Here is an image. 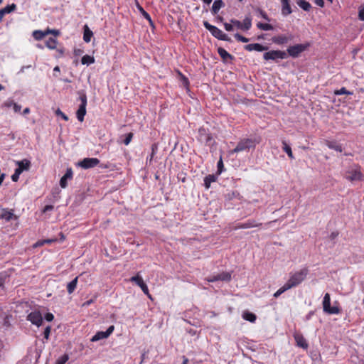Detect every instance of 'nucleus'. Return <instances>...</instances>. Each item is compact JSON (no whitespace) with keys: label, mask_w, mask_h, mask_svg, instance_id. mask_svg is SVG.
Listing matches in <instances>:
<instances>
[{"label":"nucleus","mask_w":364,"mask_h":364,"mask_svg":"<svg viewBox=\"0 0 364 364\" xmlns=\"http://www.w3.org/2000/svg\"><path fill=\"white\" fill-rule=\"evenodd\" d=\"M308 274V269L304 268L298 272H294L290 275L289 280L284 284L283 287L279 288L274 294L275 298L279 297L282 294L288 289L295 287L301 284L306 277Z\"/></svg>","instance_id":"nucleus-1"},{"label":"nucleus","mask_w":364,"mask_h":364,"mask_svg":"<svg viewBox=\"0 0 364 364\" xmlns=\"http://www.w3.org/2000/svg\"><path fill=\"white\" fill-rule=\"evenodd\" d=\"M259 140L255 138H245L239 141L235 148L230 151V154H234L242 151H248L250 149H254Z\"/></svg>","instance_id":"nucleus-2"},{"label":"nucleus","mask_w":364,"mask_h":364,"mask_svg":"<svg viewBox=\"0 0 364 364\" xmlns=\"http://www.w3.org/2000/svg\"><path fill=\"white\" fill-rule=\"evenodd\" d=\"M203 26L215 38L221 41L231 42V38L216 26L211 25L208 21H203Z\"/></svg>","instance_id":"nucleus-3"},{"label":"nucleus","mask_w":364,"mask_h":364,"mask_svg":"<svg viewBox=\"0 0 364 364\" xmlns=\"http://www.w3.org/2000/svg\"><path fill=\"white\" fill-rule=\"evenodd\" d=\"M77 94L81 103L77 110L76 115L80 122H83L84 117L86 114L87 95L83 90L78 91Z\"/></svg>","instance_id":"nucleus-4"},{"label":"nucleus","mask_w":364,"mask_h":364,"mask_svg":"<svg viewBox=\"0 0 364 364\" xmlns=\"http://www.w3.org/2000/svg\"><path fill=\"white\" fill-rule=\"evenodd\" d=\"M323 309L324 312L328 314H338L341 313V309L338 306H331V297L328 293H326L324 295Z\"/></svg>","instance_id":"nucleus-5"},{"label":"nucleus","mask_w":364,"mask_h":364,"mask_svg":"<svg viewBox=\"0 0 364 364\" xmlns=\"http://www.w3.org/2000/svg\"><path fill=\"white\" fill-rule=\"evenodd\" d=\"M263 58L265 60H282L287 58V53L283 50H269L263 54Z\"/></svg>","instance_id":"nucleus-6"},{"label":"nucleus","mask_w":364,"mask_h":364,"mask_svg":"<svg viewBox=\"0 0 364 364\" xmlns=\"http://www.w3.org/2000/svg\"><path fill=\"white\" fill-rule=\"evenodd\" d=\"M345 178L350 181H363V175L360 167H353L346 171Z\"/></svg>","instance_id":"nucleus-7"},{"label":"nucleus","mask_w":364,"mask_h":364,"mask_svg":"<svg viewBox=\"0 0 364 364\" xmlns=\"http://www.w3.org/2000/svg\"><path fill=\"white\" fill-rule=\"evenodd\" d=\"M309 47V44H296L294 46H289L287 51L288 55L292 58H297L299 55L306 50Z\"/></svg>","instance_id":"nucleus-8"},{"label":"nucleus","mask_w":364,"mask_h":364,"mask_svg":"<svg viewBox=\"0 0 364 364\" xmlns=\"http://www.w3.org/2000/svg\"><path fill=\"white\" fill-rule=\"evenodd\" d=\"M100 164V160L97 158H85L77 163V166L84 169L93 168Z\"/></svg>","instance_id":"nucleus-9"},{"label":"nucleus","mask_w":364,"mask_h":364,"mask_svg":"<svg viewBox=\"0 0 364 364\" xmlns=\"http://www.w3.org/2000/svg\"><path fill=\"white\" fill-rule=\"evenodd\" d=\"M114 326H110L106 331H98L90 339L92 342H97L98 341L105 339L108 338L114 331Z\"/></svg>","instance_id":"nucleus-10"},{"label":"nucleus","mask_w":364,"mask_h":364,"mask_svg":"<svg viewBox=\"0 0 364 364\" xmlns=\"http://www.w3.org/2000/svg\"><path fill=\"white\" fill-rule=\"evenodd\" d=\"M27 319L37 326H40L43 323V316L39 311L31 312L27 316Z\"/></svg>","instance_id":"nucleus-11"},{"label":"nucleus","mask_w":364,"mask_h":364,"mask_svg":"<svg viewBox=\"0 0 364 364\" xmlns=\"http://www.w3.org/2000/svg\"><path fill=\"white\" fill-rule=\"evenodd\" d=\"M130 281L131 282H135L136 284H137L140 288L142 290V291L148 295V296L149 298H151V295L149 294V289H148V287L147 285L144 283L143 279L141 278V276L139 275V274H137L136 276H134L132 277L131 279H130Z\"/></svg>","instance_id":"nucleus-12"},{"label":"nucleus","mask_w":364,"mask_h":364,"mask_svg":"<svg viewBox=\"0 0 364 364\" xmlns=\"http://www.w3.org/2000/svg\"><path fill=\"white\" fill-rule=\"evenodd\" d=\"M294 35L291 33H287L286 35H279L277 36H274L272 38V42L278 44V45H283L286 44L290 41H291L294 39Z\"/></svg>","instance_id":"nucleus-13"},{"label":"nucleus","mask_w":364,"mask_h":364,"mask_svg":"<svg viewBox=\"0 0 364 364\" xmlns=\"http://www.w3.org/2000/svg\"><path fill=\"white\" fill-rule=\"evenodd\" d=\"M208 282H215L217 281L229 282L231 279V274L229 272H225L217 275H213L208 277Z\"/></svg>","instance_id":"nucleus-14"},{"label":"nucleus","mask_w":364,"mask_h":364,"mask_svg":"<svg viewBox=\"0 0 364 364\" xmlns=\"http://www.w3.org/2000/svg\"><path fill=\"white\" fill-rule=\"evenodd\" d=\"M73 170L71 168H68L66 170V173L65 175L60 178V186L61 188H65L68 186V181L71 180L73 178Z\"/></svg>","instance_id":"nucleus-15"},{"label":"nucleus","mask_w":364,"mask_h":364,"mask_svg":"<svg viewBox=\"0 0 364 364\" xmlns=\"http://www.w3.org/2000/svg\"><path fill=\"white\" fill-rule=\"evenodd\" d=\"M245 49L247 51L256 50L258 52L264 51L268 49L267 46H264L259 43H251L245 46Z\"/></svg>","instance_id":"nucleus-16"},{"label":"nucleus","mask_w":364,"mask_h":364,"mask_svg":"<svg viewBox=\"0 0 364 364\" xmlns=\"http://www.w3.org/2000/svg\"><path fill=\"white\" fill-rule=\"evenodd\" d=\"M260 225H262L261 223H257L255 220H248L245 223L239 224L237 228L248 229L254 227H259Z\"/></svg>","instance_id":"nucleus-17"},{"label":"nucleus","mask_w":364,"mask_h":364,"mask_svg":"<svg viewBox=\"0 0 364 364\" xmlns=\"http://www.w3.org/2000/svg\"><path fill=\"white\" fill-rule=\"evenodd\" d=\"M294 337L298 346L302 348L303 349H306L308 348L306 340L302 335L296 333L294 334Z\"/></svg>","instance_id":"nucleus-18"},{"label":"nucleus","mask_w":364,"mask_h":364,"mask_svg":"<svg viewBox=\"0 0 364 364\" xmlns=\"http://www.w3.org/2000/svg\"><path fill=\"white\" fill-rule=\"evenodd\" d=\"M282 2V14L287 16L291 14L292 11L289 4V0H281Z\"/></svg>","instance_id":"nucleus-19"},{"label":"nucleus","mask_w":364,"mask_h":364,"mask_svg":"<svg viewBox=\"0 0 364 364\" xmlns=\"http://www.w3.org/2000/svg\"><path fill=\"white\" fill-rule=\"evenodd\" d=\"M14 218H16V216L14 215L13 210L3 209L1 213H0V218L4 220L6 222L10 221Z\"/></svg>","instance_id":"nucleus-20"},{"label":"nucleus","mask_w":364,"mask_h":364,"mask_svg":"<svg viewBox=\"0 0 364 364\" xmlns=\"http://www.w3.org/2000/svg\"><path fill=\"white\" fill-rule=\"evenodd\" d=\"M16 9V5L15 4H12L11 5H8L4 9L0 10V21L2 20L5 14H9Z\"/></svg>","instance_id":"nucleus-21"},{"label":"nucleus","mask_w":364,"mask_h":364,"mask_svg":"<svg viewBox=\"0 0 364 364\" xmlns=\"http://www.w3.org/2000/svg\"><path fill=\"white\" fill-rule=\"evenodd\" d=\"M326 145L331 149H333L338 152H342L343 149L341 144L336 141H326Z\"/></svg>","instance_id":"nucleus-22"},{"label":"nucleus","mask_w":364,"mask_h":364,"mask_svg":"<svg viewBox=\"0 0 364 364\" xmlns=\"http://www.w3.org/2000/svg\"><path fill=\"white\" fill-rule=\"evenodd\" d=\"M225 6L224 2L222 0H215L213 4L211 11L213 14H218L219 10Z\"/></svg>","instance_id":"nucleus-23"},{"label":"nucleus","mask_w":364,"mask_h":364,"mask_svg":"<svg viewBox=\"0 0 364 364\" xmlns=\"http://www.w3.org/2000/svg\"><path fill=\"white\" fill-rule=\"evenodd\" d=\"M226 200H232L234 199H240V195L237 191H230L225 194Z\"/></svg>","instance_id":"nucleus-24"},{"label":"nucleus","mask_w":364,"mask_h":364,"mask_svg":"<svg viewBox=\"0 0 364 364\" xmlns=\"http://www.w3.org/2000/svg\"><path fill=\"white\" fill-rule=\"evenodd\" d=\"M218 53L221 57V58L225 61L228 60H232L233 58V57L229 53H228L224 48L220 47L218 48Z\"/></svg>","instance_id":"nucleus-25"},{"label":"nucleus","mask_w":364,"mask_h":364,"mask_svg":"<svg viewBox=\"0 0 364 364\" xmlns=\"http://www.w3.org/2000/svg\"><path fill=\"white\" fill-rule=\"evenodd\" d=\"M252 27V18L250 16H245L242 22V30L248 31Z\"/></svg>","instance_id":"nucleus-26"},{"label":"nucleus","mask_w":364,"mask_h":364,"mask_svg":"<svg viewBox=\"0 0 364 364\" xmlns=\"http://www.w3.org/2000/svg\"><path fill=\"white\" fill-rule=\"evenodd\" d=\"M216 176L213 174H209L204 178V186L206 189H208L210 187V185L213 182L216 181Z\"/></svg>","instance_id":"nucleus-27"},{"label":"nucleus","mask_w":364,"mask_h":364,"mask_svg":"<svg viewBox=\"0 0 364 364\" xmlns=\"http://www.w3.org/2000/svg\"><path fill=\"white\" fill-rule=\"evenodd\" d=\"M93 33L87 25L84 26V33H83V40L86 43H89L91 41V37L92 36Z\"/></svg>","instance_id":"nucleus-28"},{"label":"nucleus","mask_w":364,"mask_h":364,"mask_svg":"<svg viewBox=\"0 0 364 364\" xmlns=\"http://www.w3.org/2000/svg\"><path fill=\"white\" fill-rule=\"evenodd\" d=\"M77 279L78 277H76L74 279H73L70 282H69L67 284V291L68 294H71L75 290L77 284Z\"/></svg>","instance_id":"nucleus-29"},{"label":"nucleus","mask_w":364,"mask_h":364,"mask_svg":"<svg viewBox=\"0 0 364 364\" xmlns=\"http://www.w3.org/2000/svg\"><path fill=\"white\" fill-rule=\"evenodd\" d=\"M242 318L250 322L254 323L257 318L256 315L250 311H244L242 314Z\"/></svg>","instance_id":"nucleus-30"},{"label":"nucleus","mask_w":364,"mask_h":364,"mask_svg":"<svg viewBox=\"0 0 364 364\" xmlns=\"http://www.w3.org/2000/svg\"><path fill=\"white\" fill-rule=\"evenodd\" d=\"M81 63L83 65H89L95 63V58L89 55H85L81 59Z\"/></svg>","instance_id":"nucleus-31"},{"label":"nucleus","mask_w":364,"mask_h":364,"mask_svg":"<svg viewBox=\"0 0 364 364\" xmlns=\"http://www.w3.org/2000/svg\"><path fill=\"white\" fill-rule=\"evenodd\" d=\"M298 6L303 10L308 11L311 8V4L305 0H299L297 1Z\"/></svg>","instance_id":"nucleus-32"},{"label":"nucleus","mask_w":364,"mask_h":364,"mask_svg":"<svg viewBox=\"0 0 364 364\" xmlns=\"http://www.w3.org/2000/svg\"><path fill=\"white\" fill-rule=\"evenodd\" d=\"M282 144H283L284 151H285L287 154L288 156L290 159H294V157L293 156L291 148L290 147V146L289 144H287L286 141H283Z\"/></svg>","instance_id":"nucleus-33"},{"label":"nucleus","mask_w":364,"mask_h":364,"mask_svg":"<svg viewBox=\"0 0 364 364\" xmlns=\"http://www.w3.org/2000/svg\"><path fill=\"white\" fill-rule=\"evenodd\" d=\"M257 26L258 28L263 30V31H272L274 28L271 24L264 23H261V22H259L257 24Z\"/></svg>","instance_id":"nucleus-34"},{"label":"nucleus","mask_w":364,"mask_h":364,"mask_svg":"<svg viewBox=\"0 0 364 364\" xmlns=\"http://www.w3.org/2000/svg\"><path fill=\"white\" fill-rule=\"evenodd\" d=\"M46 46L49 49H55L57 46V41L53 38H50L46 43Z\"/></svg>","instance_id":"nucleus-35"},{"label":"nucleus","mask_w":364,"mask_h":364,"mask_svg":"<svg viewBox=\"0 0 364 364\" xmlns=\"http://www.w3.org/2000/svg\"><path fill=\"white\" fill-rule=\"evenodd\" d=\"M46 35V33L38 30L34 31L33 32V36L36 40H41L45 37Z\"/></svg>","instance_id":"nucleus-36"},{"label":"nucleus","mask_w":364,"mask_h":364,"mask_svg":"<svg viewBox=\"0 0 364 364\" xmlns=\"http://www.w3.org/2000/svg\"><path fill=\"white\" fill-rule=\"evenodd\" d=\"M334 94L336 95H353V92L347 90L346 87H341L339 90H335L334 91Z\"/></svg>","instance_id":"nucleus-37"},{"label":"nucleus","mask_w":364,"mask_h":364,"mask_svg":"<svg viewBox=\"0 0 364 364\" xmlns=\"http://www.w3.org/2000/svg\"><path fill=\"white\" fill-rule=\"evenodd\" d=\"M8 279V274L6 272H3L0 273V288H3L4 285Z\"/></svg>","instance_id":"nucleus-38"},{"label":"nucleus","mask_w":364,"mask_h":364,"mask_svg":"<svg viewBox=\"0 0 364 364\" xmlns=\"http://www.w3.org/2000/svg\"><path fill=\"white\" fill-rule=\"evenodd\" d=\"M156 150H157V146L155 144H152V146H151V154L149 157L146 158V163H148V162H149V164L151 163V161H152V159H153L154 154H156Z\"/></svg>","instance_id":"nucleus-39"},{"label":"nucleus","mask_w":364,"mask_h":364,"mask_svg":"<svg viewBox=\"0 0 364 364\" xmlns=\"http://www.w3.org/2000/svg\"><path fill=\"white\" fill-rule=\"evenodd\" d=\"M68 355L64 354L56 360L55 364H65L68 360Z\"/></svg>","instance_id":"nucleus-40"},{"label":"nucleus","mask_w":364,"mask_h":364,"mask_svg":"<svg viewBox=\"0 0 364 364\" xmlns=\"http://www.w3.org/2000/svg\"><path fill=\"white\" fill-rule=\"evenodd\" d=\"M179 75H180V80L181 81L183 86L185 87H188L189 85L188 79L185 75L181 74V73H179Z\"/></svg>","instance_id":"nucleus-41"},{"label":"nucleus","mask_w":364,"mask_h":364,"mask_svg":"<svg viewBox=\"0 0 364 364\" xmlns=\"http://www.w3.org/2000/svg\"><path fill=\"white\" fill-rule=\"evenodd\" d=\"M25 163H28V169L31 166V161L28 159H23L21 161H16L15 164L18 166V167H23L26 166Z\"/></svg>","instance_id":"nucleus-42"},{"label":"nucleus","mask_w":364,"mask_h":364,"mask_svg":"<svg viewBox=\"0 0 364 364\" xmlns=\"http://www.w3.org/2000/svg\"><path fill=\"white\" fill-rule=\"evenodd\" d=\"M235 38H236L237 41H240V42H242V43H247L249 42L250 39L246 38V37H244L242 36V35H240V33H235L234 35Z\"/></svg>","instance_id":"nucleus-43"},{"label":"nucleus","mask_w":364,"mask_h":364,"mask_svg":"<svg viewBox=\"0 0 364 364\" xmlns=\"http://www.w3.org/2000/svg\"><path fill=\"white\" fill-rule=\"evenodd\" d=\"M26 166H23V167H17L15 170V173L16 174H18V176H20V174L24 171H28V163H25Z\"/></svg>","instance_id":"nucleus-44"},{"label":"nucleus","mask_w":364,"mask_h":364,"mask_svg":"<svg viewBox=\"0 0 364 364\" xmlns=\"http://www.w3.org/2000/svg\"><path fill=\"white\" fill-rule=\"evenodd\" d=\"M26 166H23V167H17L15 170V173L16 174H18V176H20V174L24 171H28V163H25Z\"/></svg>","instance_id":"nucleus-45"},{"label":"nucleus","mask_w":364,"mask_h":364,"mask_svg":"<svg viewBox=\"0 0 364 364\" xmlns=\"http://www.w3.org/2000/svg\"><path fill=\"white\" fill-rule=\"evenodd\" d=\"M230 23H232L233 27L235 26L238 29H241L242 30V22L241 21L232 18V19L230 20Z\"/></svg>","instance_id":"nucleus-46"},{"label":"nucleus","mask_w":364,"mask_h":364,"mask_svg":"<svg viewBox=\"0 0 364 364\" xmlns=\"http://www.w3.org/2000/svg\"><path fill=\"white\" fill-rule=\"evenodd\" d=\"M133 137L132 133H129L126 135L125 139H124L123 142L125 145H128L130 141H132V139Z\"/></svg>","instance_id":"nucleus-47"},{"label":"nucleus","mask_w":364,"mask_h":364,"mask_svg":"<svg viewBox=\"0 0 364 364\" xmlns=\"http://www.w3.org/2000/svg\"><path fill=\"white\" fill-rule=\"evenodd\" d=\"M50 330H51V327L50 326H48L45 328L44 332H43V336H44L45 339L48 340L49 338Z\"/></svg>","instance_id":"nucleus-48"},{"label":"nucleus","mask_w":364,"mask_h":364,"mask_svg":"<svg viewBox=\"0 0 364 364\" xmlns=\"http://www.w3.org/2000/svg\"><path fill=\"white\" fill-rule=\"evenodd\" d=\"M257 11L259 13V14L261 16L262 18L269 21V18L265 11H264L263 10H262L260 9H257Z\"/></svg>","instance_id":"nucleus-49"},{"label":"nucleus","mask_w":364,"mask_h":364,"mask_svg":"<svg viewBox=\"0 0 364 364\" xmlns=\"http://www.w3.org/2000/svg\"><path fill=\"white\" fill-rule=\"evenodd\" d=\"M358 18L364 21V6H361L358 11Z\"/></svg>","instance_id":"nucleus-50"},{"label":"nucleus","mask_w":364,"mask_h":364,"mask_svg":"<svg viewBox=\"0 0 364 364\" xmlns=\"http://www.w3.org/2000/svg\"><path fill=\"white\" fill-rule=\"evenodd\" d=\"M55 113L57 115L60 116L65 121L68 120V117L60 109H58Z\"/></svg>","instance_id":"nucleus-51"},{"label":"nucleus","mask_w":364,"mask_h":364,"mask_svg":"<svg viewBox=\"0 0 364 364\" xmlns=\"http://www.w3.org/2000/svg\"><path fill=\"white\" fill-rule=\"evenodd\" d=\"M141 10L143 16L146 20H148L151 23H152V21H151L150 15L147 12H146L142 8H141Z\"/></svg>","instance_id":"nucleus-52"},{"label":"nucleus","mask_w":364,"mask_h":364,"mask_svg":"<svg viewBox=\"0 0 364 364\" xmlns=\"http://www.w3.org/2000/svg\"><path fill=\"white\" fill-rule=\"evenodd\" d=\"M224 28L227 31H233V26L232 23H224Z\"/></svg>","instance_id":"nucleus-53"},{"label":"nucleus","mask_w":364,"mask_h":364,"mask_svg":"<svg viewBox=\"0 0 364 364\" xmlns=\"http://www.w3.org/2000/svg\"><path fill=\"white\" fill-rule=\"evenodd\" d=\"M14 104H15V102H14V101H12V100H6V102H4L3 107L9 108V107H13Z\"/></svg>","instance_id":"nucleus-54"},{"label":"nucleus","mask_w":364,"mask_h":364,"mask_svg":"<svg viewBox=\"0 0 364 364\" xmlns=\"http://www.w3.org/2000/svg\"><path fill=\"white\" fill-rule=\"evenodd\" d=\"M45 319L47 321H52L54 318V316L53 314L51 313H47L45 316H44Z\"/></svg>","instance_id":"nucleus-55"},{"label":"nucleus","mask_w":364,"mask_h":364,"mask_svg":"<svg viewBox=\"0 0 364 364\" xmlns=\"http://www.w3.org/2000/svg\"><path fill=\"white\" fill-rule=\"evenodd\" d=\"M223 167V163L222 159L220 158L218 162V169L219 173H220L222 172Z\"/></svg>","instance_id":"nucleus-56"},{"label":"nucleus","mask_w":364,"mask_h":364,"mask_svg":"<svg viewBox=\"0 0 364 364\" xmlns=\"http://www.w3.org/2000/svg\"><path fill=\"white\" fill-rule=\"evenodd\" d=\"M13 108H14V110L15 112H20V110L21 109V106L15 103L13 106Z\"/></svg>","instance_id":"nucleus-57"},{"label":"nucleus","mask_w":364,"mask_h":364,"mask_svg":"<svg viewBox=\"0 0 364 364\" xmlns=\"http://www.w3.org/2000/svg\"><path fill=\"white\" fill-rule=\"evenodd\" d=\"M53 209V205H47L43 208V212L50 211Z\"/></svg>","instance_id":"nucleus-58"},{"label":"nucleus","mask_w":364,"mask_h":364,"mask_svg":"<svg viewBox=\"0 0 364 364\" xmlns=\"http://www.w3.org/2000/svg\"><path fill=\"white\" fill-rule=\"evenodd\" d=\"M93 301H94V300H93V299L87 300V301H86L85 302H84V303L82 304V306H83V307H87V306H89L91 304H92V303H93Z\"/></svg>","instance_id":"nucleus-59"},{"label":"nucleus","mask_w":364,"mask_h":364,"mask_svg":"<svg viewBox=\"0 0 364 364\" xmlns=\"http://www.w3.org/2000/svg\"><path fill=\"white\" fill-rule=\"evenodd\" d=\"M315 4L321 7H323L324 6V1L323 0H315Z\"/></svg>","instance_id":"nucleus-60"},{"label":"nucleus","mask_w":364,"mask_h":364,"mask_svg":"<svg viewBox=\"0 0 364 364\" xmlns=\"http://www.w3.org/2000/svg\"><path fill=\"white\" fill-rule=\"evenodd\" d=\"M19 178V176L15 173L11 176V180L14 182L17 181Z\"/></svg>","instance_id":"nucleus-61"},{"label":"nucleus","mask_w":364,"mask_h":364,"mask_svg":"<svg viewBox=\"0 0 364 364\" xmlns=\"http://www.w3.org/2000/svg\"><path fill=\"white\" fill-rule=\"evenodd\" d=\"M199 134H200V138L202 139V136L204 134V135H206L205 134V129H203V128H200L199 129Z\"/></svg>","instance_id":"nucleus-62"},{"label":"nucleus","mask_w":364,"mask_h":364,"mask_svg":"<svg viewBox=\"0 0 364 364\" xmlns=\"http://www.w3.org/2000/svg\"><path fill=\"white\" fill-rule=\"evenodd\" d=\"M28 113H30V109L28 107L25 108L23 111V114L25 115Z\"/></svg>","instance_id":"nucleus-63"},{"label":"nucleus","mask_w":364,"mask_h":364,"mask_svg":"<svg viewBox=\"0 0 364 364\" xmlns=\"http://www.w3.org/2000/svg\"><path fill=\"white\" fill-rule=\"evenodd\" d=\"M30 67H31V65H28V66H23V67H21V70H20L19 73H23V72H24V70H25L26 68H29Z\"/></svg>","instance_id":"nucleus-64"}]
</instances>
